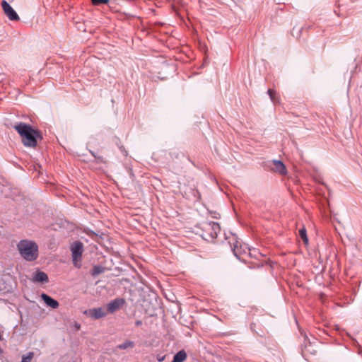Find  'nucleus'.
Segmentation results:
<instances>
[{
	"mask_svg": "<svg viewBox=\"0 0 362 362\" xmlns=\"http://www.w3.org/2000/svg\"><path fill=\"white\" fill-rule=\"evenodd\" d=\"M13 128L21 137L23 145L27 147H35L37 146V139H42L40 132L34 129L28 124L19 122L16 124Z\"/></svg>",
	"mask_w": 362,
	"mask_h": 362,
	"instance_id": "1",
	"label": "nucleus"
},
{
	"mask_svg": "<svg viewBox=\"0 0 362 362\" xmlns=\"http://www.w3.org/2000/svg\"><path fill=\"white\" fill-rule=\"evenodd\" d=\"M17 248L20 255L27 261H33L38 257V247L31 240H23L18 245Z\"/></svg>",
	"mask_w": 362,
	"mask_h": 362,
	"instance_id": "2",
	"label": "nucleus"
},
{
	"mask_svg": "<svg viewBox=\"0 0 362 362\" xmlns=\"http://www.w3.org/2000/svg\"><path fill=\"white\" fill-rule=\"evenodd\" d=\"M73 263L77 268L81 267V257L83 252V244L80 242H75L71 245Z\"/></svg>",
	"mask_w": 362,
	"mask_h": 362,
	"instance_id": "3",
	"label": "nucleus"
},
{
	"mask_svg": "<svg viewBox=\"0 0 362 362\" xmlns=\"http://www.w3.org/2000/svg\"><path fill=\"white\" fill-rule=\"evenodd\" d=\"M204 230L206 231L211 238H215L221 231V227L216 222H208L204 225Z\"/></svg>",
	"mask_w": 362,
	"mask_h": 362,
	"instance_id": "4",
	"label": "nucleus"
},
{
	"mask_svg": "<svg viewBox=\"0 0 362 362\" xmlns=\"http://www.w3.org/2000/svg\"><path fill=\"white\" fill-rule=\"evenodd\" d=\"M1 6L4 13L10 21H18L20 19L17 13L6 1L3 0L1 1Z\"/></svg>",
	"mask_w": 362,
	"mask_h": 362,
	"instance_id": "5",
	"label": "nucleus"
},
{
	"mask_svg": "<svg viewBox=\"0 0 362 362\" xmlns=\"http://www.w3.org/2000/svg\"><path fill=\"white\" fill-rule=\"evenodd\" d=\"M124 303V300L122 298H117L114 300L110 301L107 305V312L110 313H113L117 310H118Z\"/></svg>",
	"mask_w": 362,
	"mask_h": 362,
	"instance_id": "6",
	"label": "nucleus"
},
{
	"mask_svg": "<svg viewBox=\"0 0 362 362\" xmlns=\"http://www.w3.org/2000/svg\"><path fill=\"white\" fill-rule=\"evenodd\" d=\"M273 170L280 175H286L287 173L285 165L280 160H273Z\"/></svg>",
	"mask_w": 362,
	"mask_h": 362,
	"instance_id": "7",
	"label": "nucleus"
},
{
	"mask_svg": "<svg viewBox=\"0 0 362 362\" xmlns=\"http://www.w3.org/2000/svg\"><path fill=\"white\" fill-rule=\"evenodd\" d=\"M41 298L47 304V306H49L50 308L54 309H56L59 307V303L56 300L49 296L48 295L42 293L41 295Z\"/></svg>",
	"mask_w": 362,
	"mask_h": 362,
	"instance_id": "8",
	"label": "nucleus"
},
{
	"mask_svg": "<svg viewBox=\"0 0 362 362\" xmlns=\"http://www.w3.org/2000/svg\"><path fill=\"white\" fill-rule=\"evenodd\" d=\"M33 280L37 282H47L48 276L43 272H37L33 276Z\"/></svg>",
	"mask_w": 362,
	"mask_h": 362,
	"instance_id": "9",
	"label": "nucleus"
},
{
	"mask_svg": "<svg viewBox=\"0 0 362 362\" xmlns=\"http://www.w3.org/2000/svg\"><path fill=\"white\" fill-rule=\"evenodd\" d=\"M187 358V354L184 350H181L177 352L173 358L172 362H183Z\"/></svg>",
	"mask_w": 362,
	"mask_h": 362,
	"instance_id": "10",
	"label": "nucleus"
},
{
	"mask_svg": "<svg viewBox=\"0 0 362 362\" xmlns=\"http://www.w3.org/2000/svg\"><path fill=\"white\" fill-rule=\"evenodd\" d=\"M107 313V310L103 308H96L93 310V315L95 318L105 317Z\"/></svg>",
	"mask_w": 362,
	"mask_h": 362,
	"instance_id": "11",
	"label": "nucleus"
},
{
	"mask_svg": "<svg viewBox=\"0 0 362 362\" xmlns=\"http://www.w3.org/2000/svg\"><path fill=\"white\" fill-rule=\"evenodd\" d=\"M268 94L269 95L271 100L274 103H279L280 98L279 96L276 94V91L273 89L268 90Z\"/></svg>",
	"mask_w": 362,
	"mask_h": 362,
	"instance_id": "12",
	"label": "nucleus"
},
{
	"mask_svg": "<svg viewBox=\"0 0 362 362\" xmlns=\"http://www.w3.org/2000/svg\"><path fill=\"white\" fill-rule=\"evenodd\" d=\"M134 346V341L126 340L124 343L119 344L117 346V349H132Z\"/></svg>",
	"mask_w": 362,
	"mask_h": 362,
	"instance_id": "13",
	"label": "nucleus"
},
{
	"mask_svg": "<svg viewBox=\"0 0 362 362\" xmlns=\"http://www.w3.org/2000/svg\"><path fill=\"white\" fill-rule=\"evenodd\" d=\"M34 353L33 352H29L26 355H23L22 356L21 362H30L32 359L33 358Z\"/></svg>",
	"mask_w": 362,
	"mask_h": 362,
	"instance_id": "14",
	"label": "nucleus"
},
{
	"mask_svg": "<svg viewBox=\"0 0 362 362\" xmlns=\"http://www.w3.org/2000/svg\"><path fill=\"white\" fill-rule=\"evenodd\" d=\"M299 234L303 242L307 244L308 243V239L306 235V230L305 228H302L299 230Z\"/></svg>",
	"mask_w": 362,
	"mask_h": 362,
	"instance_id": "15",
	"label": "nucleus"
},
{
	"mask_svg": "<svg viewBox=\"0 0 362 362\" xmlns=\"http://www.w3.org/2000/svg\"><path fill=\"white\" fill-rule=\"evenodd\" d=\"M105 270V268L100 266H95L94 267L92 274H99L100 273H103Z\"/></svg>",
	"mask_w": 362,
	"mask_h": 362,
	"instance_id": "16",
	"label": "nucleus"
},
{
	"mask_svg": "<svg viewBox=\"0 0 362 362\" xmlns=\"http://www.w3.org/2000/svg\"><path fill=\"white\" fill-rule=\"evenodd\" d=\"M109 0H92L93 5H100L102 4H107Z\"/></svg>",
	"mask_w": 362,
	"mask_h": 362,
	"instance_id": "17",
	"label": "nucleus"
},
{
	"mask_svg": "<svg viewBox=\"0 0 362 362\" xmlns=\"http://www.w3.org/2000/svg\"><path fill=\"white\" fill-rule=\"evenodd\" d=\"M76 27H77V29L80 31H82V32L86 31V28L83 23H76Z\"/></svg>",
	"mask_w": 362,
	"mask_h": 362,
	"instance_id": "18",
	"label": "nucleus"
},
{
	"mask_svg": "<svg viewBox=\"0 0 362 362\" xmlns=\"http://www.w3.org/2000/svg\"><path fill=\"white\" fill-rule=\"evenodd\" d=\"M165 358V356H160V355H158L157 356V360L159 361V362H162L163 361H164Z\"/></svg>",
	"mask_w": 362,
	"mask_h": 362,
	"instance_id": "19",
	"label": "nucleus"
},
{
	"mask_svg": "<svg viewBox=\"0 0 362 362\" xmlns=\"http://www.w3.org/2000/svg\"><path fill=\"white\" fill-rule=\"evenodd\" d=\"M135 325H136V326H137V327L141 326V325H142V322H141V320H137V321H136Z\"/></svg>",
	"mask_w": 362,
	"mask_h": 362,
	"instance_id": "20",
	"label": "nucleus"
},
{
	"mask_svg": "<svg viewBox=\"0 0 362 362\" xmlns=\"http://www.w3.org/2000/svg\"><path fill=\"white\" fill-rule=\"evenodd\" d=\"M219 216H220V214L218 213L215 212L213 217L218 218H219Z\"/></svg>",
	"mask_w": 362,
	"mask_h": 362,
	"instance_id": "21",
	"label": "nucleus"
},
{
	"mask_svg": "<svg viewBox=\"0 0 362 362\" xmlns=\"http://www.w3.org/2000/svg\"><path fill=\"white\" fill-rule=\"evenodd\" d=\"M97 235L95 234H94L93 232H92V236H91V238L92 239H94L95 237H96Z\"/></svg>",
	"mask_w": 362,
	"mask_h": 362,
	"instance_id": "22",
	"label": "nucleus"
},
{
	"mask_svg": "<svg viewBox=\"0 0 362 362\" xmlns=\"http://www.w3.org/2000/svg\"><path fill=\"white\" fill-rule=\"evenodd\" d=\"M100 158L101 159V161H102V162H104V163L105 162V161L103 160V158Z\"/></svg>",
	"mask_w": 362,
	"mask_h": 362,
	"instance_id": "23",
	"label": "nucleus"
},
{
	"mask_svg": "<svg viewBox=\"0 0 362 362\" xmlns=\"http://www.w3.org/2000/svg\"><path fill=\"white\" fill-rule=\"evenodd\" d=\"M233 252H234V254H235V255H236V252H235V248L233 249Z\"/></svg>",
	"mask_w": 362,
	"mask_h": 362,
	"instance_id": "24",
	"label": "nucleus"
}]
</instances>
